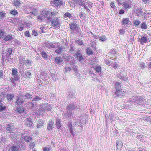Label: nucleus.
I'll return each instance as SVG.
<instances>
[{"label":"nucleus","instance_id":"1","mask_svg":"<svg viewBox=\"0 0 151 151\" xmlns=\"http://www.w3.org/2000/svg\"><path fill=\"white\" fill-rule=\"evenodd\" d=\"M115 88L116 91L115 92V95L117 96H121L124 95V93L122 94V91L121 89V83L119 82H116L115 83Z\"/></svg>","mask_w":151,"mask_h":151},{"label":"nucleus","instance_id":"2","mask_svg":"<svg viewBox=\"0 0 151 151\" xmlns=\"http://www.w3.org/2000/svg\"><path fill=\"white\" fill-rule=\"evenodd\" d=\"M51 23V26H55V27H58L60 25L59 20L57 18L51 19L50 20Z\"/></svg>","mask_w":151,"mask_h":151},{"label":"nucleus","instance_id":"3","mask_svg":"<svg viewBox=\"0 0 151 151\" xmlns=\"http://www.w3.org/2000/svg\"><path fill=\"white\" fill-rule=\"evenodd\" d=\"M121 24L124 26H127L130 24L131 22L129 20V18H124L121 21Z\"/></svg>","mask_w":151,"mask_h":151},{"label":"nucleus","instance_id":"4","mask_svg":"<svg viewBox=\"0 0 151 151\" xmlns=\"http://www.w3.org/2000/svg\"><path fill=\"white\" fill-rule=\"evenodd\" d=\"M132 3V2L131 0L126 1L124 3L123 6L124 9H128L131 6Z\"/></svg>","mask_w":151,"mask_h":151},{"label":"nucleus","instance_id":"5","mask_svg":"<svg viewBox=\"0 0 151 151\" xmlns=\"http://www.w3.org/2000/svg\"><path fill=\"white\" fill-rule=\"evenodd\" d=\"M22 97H24L23 95H20L17 97L16 101V103L17 104L21 105L23 103L24 101Z\"/></svg>","mask_w":151,"mask_h":151},{"label":"nucleus","instance_id":"6","mask_svg":"<svg viewBox=\"0 0 151 151\" xmlns=\"http://www.w3.org/2000/svg\"><path fill=\"white\" fill-rule=\"evenodd\" d=\"M24 125L28 127L31 128L33 124V122L30 118H27L25 120Z\"/></svg>","mask_w":151,"mask_h":151},{"label":"nucleus","instance_id":"7","mask_svg":"<svg viewBox=\"0 0 151 151\" xmlns=\"http://www.w3.org/2000/svg\"><path fill=\"white\" fill-rule=\"evenodd\" d=\"M54 122L53 119H50L48 122L47 129L48 131L52 130L54 127Z\"/></svg>","mask_w":151,"mask_h":151},{"label":"nucleus","instance_id":"8","mask_svg":"<svg viewBox=\"0 0 151 151\" xmlns=\"http://www.w3.org/2000/svg\"><path fill=\"white\" fill-rule=\"evenodd\" d=\"M45 16L43 12H42L39 15L38 17L37 18L38 20L41 22L44 21L45 19Z\"/></svg>","mask_w":151,"mask_h":151},{"label":"nucleus","instance_id":"9","mask_svg":"<svg viewBox=\"0 0 151 151\" xmlns=\"http://www.w3.org/2000/svg\"><path fill=\"white\" fill-rule=\"evenodd\" d=\"M14 128V124L13 123H10L9 124H7L6 125V129L7 131L9 132L10 133L13 130Z\"/></svg>","mask_w":151,"mask_h":151},{"label":"nucleus","instance_id":"10","mask_svg":"<svg viewBox=\"0 0 151 151\" xmlns=\"http://www.w3.org/2000/svg\"><path fill=\"white\" fill-rule=\"evenodd\" d=\"M20 147L13 145L9 147L8 151H19Z\"/></svg>","mask_w":151,"mask_h":151},{"label":"nucleus","instance_id":"11","mask_svg":"<svg viewBox=\"0 0 151 151\" xmlns=\"http://www.w3.org/2000/svg\"><path fill=\"white\" fill-rule=\"evenodd\" d=\"M53 3L57 7L61 6L63 4V2L61 0H53Z\"/></svg>","mask_w":151,"mask_h":151},{"label":"nucleus","instance_id":"12","mask_svg":"<svg viewBox=\"0 0 151 151\" xmlns=\"http://www.w3.org/2000/svg\"><path fill=\"white\" fill-rule=\"evenodd\" d=\"M44 124V121L42 119H40L38 120L37 123V127L38 128H40L43 126Z\"/></svg>","mask_w":151,"mask_h":151},{"label":"nucleus","instance_id":"13","mask_svg":"<svg viewBox=\"0 0 151 151\" xmlns=\"http://www.w3.org/2000/svg\"><path fill=\"white\" fill-rule=\"evenodd\" d=\"M12 52V50L11 48H9L8 49L5 55L6 57L7 60H8L10 59V55L11 54Z\"/></svg>","mask_w":151,"mask_h":151},{"label":"nucleus","instance_id":"14","mask_svg":"<svg viewBox=\"0 0 151 151\" xmlns=\"http://www.w3.org/2000/svg\"><path fill=\"white\" fill-rule=\"evenodd\" d=\"M13 39V37L11 34H9L4 36L3 40L5 41L11 40Z\"/></svg>","mask_w":151,"mask_h":151},{"label":"nucleus","instance_id":"15","mask_svg":"<svg viewBox=\"0 0 151 151\" xmlns=\"http://www.w3.org/2000/svg\"><path fill=\"white\" fill-rule=\"evenodd\" d=\"M140 42L141 44L143 45L144 43H146L147 42V37H142L140 39Z\"/></svg>","mask_w":151,"mask_h":151},{"label":"nucleus","instance_id":"16","mask_svg":"<svg viewBox=\"0 0 151 151\" xmlns=\"http://www.w3.org/2000/svg\"><path fill=\"white\" fill-rule=\"evenodd\" d=\"M55 125L57 128L58 129L61 127L62 125L61 119H60L58 118L56 119Z\"/></svg>","mask_w":151,"mask_h":151},{"label":"nucleus","instance_id":"17","mask_svg":"<svg viewBox=\"0 0 151 151\" xmlns=\"http://www.w3.org/2000/svg\"><path fill=\"white\" fill-rule=\"evenodd\" d=\"M43 12L45 16V18L48 19H51V18L52 17V16L49 11Z\"/></svg>","mask_w":151,"mask_h":151},{"label":"nucleus","instance_id":"18","mask_svg":"<svg viewBox=\"0 0 151 151\" xmlns=\"http://www.w3.org/2000/svg\"><path fill=\"white\" fill-rule=\"evenodd\" d=\"M76 106L74 103H72L69 104L67 107V109L68 110H73L75 109Z\"/></svg>","mask_w":151,"mask_h":151},{"label":"nucleus","instance_id":"19","mask_svg":"<svg viewBox=\"0 0 151 151\" xmlns=\"http://www.w3.org/2000/svg\"><path fill=\"white\" fill-rule=\"evenodd\" d=\"M76 58L77 60L79 61H81L82 60H83V56L81 54L77 52L76 53Z\"/></svg>","mask_w":151,"mask_h":151},{"label":"nucleus","instance_id":"20","mask_svg":"<svg viewBox=\"0 0 151 151\" xmlns=\"http://www.w3.org/2000/svg\"><path fill=\"white\" fill-rule=\"evenodd\" d=\"M94 52L89 47H88L86 49V53L88 55H92L93 54Z\"/></svg>","mask_w":151,"mask_h":151},{"label":"nucleus","instance_id":"21","mask_svg":"<svg viewBox=\"0 0 151 151\" xmlns=\"http://www.w3.org/2000/svg\"><path fill=\"white\" fill-rule=\"evenodd\" d=\"M62 61V58L60 57H56L55 58V61L57 64L61 63Z\"/></svg>","mask_w":151,"mask_h":151},{"label":"nucleus","instance_id":"22","mask_svg":"<svg viewBox=\"0 0 151 151\" xmlns=\"http://www.w3.org/2000/svg\"><path fill=\"white\" fill-rule=\"evenodd\" d=\"M70 29L74 30L76 29L77 27V24L75 23H72L69 24Z\"/></svg>","mask_w":151,"mask_h":151},{"label":"nucleus","instance_id":"23","mask_svg":"<svg viewBox=\"0 0 151 151\" xmlns=\"http://www.w3.org/2000/svg\"><path fill=\"white\" fill-rule=\"evenodd\" d=\"M13 4L17 8L19 6L20 4V1L19 0H15L13 2Z\"/></svg>","mask_w":151,"mask_h":151},{"label":"nucleus","instance_id":"24","mask_svg":"<svg viewBox=\"0 0 151 151\" xmlns=\"http://www.w3.org/2000/svg\"><path fill=\"white\" fill-rule=\"evenodd\" d=\"M32 138L29 136H24V137L23 139L25 141L28 142H30L32 139Z\"/></svg>","mask_w":151,"mask_h":151},{"label":"nucleus","instance_id":"25","mask_svg":"<svg viewBox=\"0 0 151 151\" xmlns=\"http://www.w3.org/2000/svg\"><path fill=\"white\" fill-rule=\"evenodd\" d=\"M6 14L4 11H0V19L4 18L5 17Z\"/></svg>","mask_w":151,"mask_h":151},{"label":"nucleus","instance_id":"26","mask_svg":"<svg viewBox=\"0 0 151 151\" xmlns=\"http://www.w3.org/2000/svg\"><path fill=\"white\" fill-rule=\"evenodd\" d=\"M18 112L19 113L23 112L24 111L25 109L22 107H19L17 108Z\"/></svg>","mask_w":151,"mask_h":151},{"label":"nucleus","instance_id":"27","mask_svg":"<svg viewBox=\"0 0 151 151\" xmlns=\"http://www.w3.org/2000/svg\"><path fill=\"white\" fill-rule=\"evenodd\" d=\"M18 13V11L15 9L12 10L10 12V14L14 16H16Z\"/></svg>","mask_w":151,"mask_h":151},{"label":"nucleus","instance_id":"28","mask_svg":"<svg viewBox=\"0 0 151 151\" xmlns=\"http://www.w3.org/2000/svg\"><path fill=\"white\" fill-rule=\"evenodd\" d=\"M143 101V98L141 96L138 97L136 100L137 103L139 104H140V103L142 102Z\"/></svg>","mask_w":151,"mask_h":151},{"label":"nucleus","instance_id":"29","mask_svg":"<svg viewBox=\"0 0 151 151\" xmlns=\"http://www.w3.org/2000/svg\"><path fill=\"white\" fill-rule=\"evenodd\" d=\"M12 80L14 81H17L19 80V77L18 74L13 75L12 76Z\"/></svg>","mask_w":151,"mask_h":151},{"label":"nucleus","instance_id":"30","mask_svg":"<svg viewBox=\"0 0 151 151\" xmlns=\"http://www.w3.org/2000/svg\"><path fill=\"white\" fill-rule=\"evenodd\" d=\"M91 47L96 51L97 52L98 50L97 49L96 46V42L93 41L92 42L91 44Z\"/></svg>","mask_w":151,"mask_h":151},{"label":"nucleus","instance_id":"31","mask_svg":"<svg viewBox=\"0 0 151 151\" xmlns=\"http://www.w3.org/2000/svg\"><path fill=\"white\" fill-rule=\"evenodd\" d=\"M62 47H59L56 50L55 52L58 54H60L62 52Z\"/></svg>","mask_w":151,"mask_h":151},{"label":"nucleus","instance_id":"32","mask_svg":"<svg viewBox=\"0 0 151 151\" xmlns=\"http://www.w3.org/2000/svg\"><path fill=\"white\" fill-rule=\"evenodd\" d=\"M18 74V72L16 68H12V76Z\"/></svg>","mask_w":151,"mask_h":151},{"label":"nucleus","instance_id":"33","mask_svg":"<svg viewBox=\"0 0 151 151\" xmlns=\"http://www.w3.org/2000/svg\"><path fill=\"white\" fill-rule=\"evenodd\" d=\"M133 24L136 27L139 25L140 23V21L138 20H134L133 22Z\"/></svg>","mask_w":151,"mask_h":151},{"label":"nucleus","instance_id":"34","mask_svg":"<svg viewBox=\"0 0 151 151\" xmlns=\"http://www.w3.org/2000/svg\"><path fill=\"white\" fill-rule=\"evenodd\" d=\"M31 63V61L28 60H26L24 62L25 65L27 66H30Z\"/></svg>","mask_w":151,"mask_h":151},{"label":"nucleus","instance_id":"35","mask_svg":"<svg viewBox=\"0 0 151 151\" xmlns=\"http://www.w3.org/2000/svg\"><path fill=\"white\" fill-rule=\"evenodd\" d=\"M140 27L141 29H146L147 28V26L145 22H144L141 24Z\"/></svg>","mask_w":151,"mask_h":151},{"label":"nucleus","instance_id":"36","mask_svg":"<svg viewBox=\"0 0 151 151\" xmlns=\"http://www.w3.org/2000/svg\"><path fill=\"white\" fill-rule=\"evenodd\" d=\"M41 54L44 58L47 59L48 58V55L45 51L42 52Z\"/></svg>","mask_w":151,"mask_h":151},{"label":"nucleus","instance_id":"37","mask_svg":"<svg viewBox=\"0 0 151 151\" xmlns=\"http://www.w3.org/2000/svg\"><path fill=\"white\" fill-rule=\"evenodd\" d=\"M6 96L7 100L9 101L11 100L14 97V95L13 94H7Z\"/></svg>","mask_w":151,"mask_h":151},{"label":"nucleus","instance_id":"38","mask_svg":"<svg viewBox=\"0 0 151 151\" xmlns=\"http://www.w3.org/2000/svg\"><path fill=\"white\" fill-rule=\"evenodd\" d=\"M23 96L26 98H27V99H30L32 98V95L30 94L29 93H27L25 95Z\"/></svg>","mask_w":151,"mask_h":151},{"label":"nucleus","instance_id":"39","mask_svg":"<svg viewBox=\"0 0 151 151\" xmlns=\"http://www.w3.org/2000/svg\"><path fill=\"white\" fill-rule=\"evenodd\" d=\"M5 32L3 29H0V38H2L4 37Z\"/></svg>","mask_w":151,"mask_h":151},{"label":"nucleus","instance_id":"40","mask_svg":"<svg viewBox=\"0 0 151 151\" xmlns=\"http://www.w3.org/2000/svg\"><path fill=\"white\" fill-rule=\"evenodd\" d=\"M49 12L52 17V16L56 15V14L58 13V12L55 10H51Z\"/></svg>","mask_w":151,"mask_h":151},{"label":"nucleus","instance_id":"41","mask_svg":"<svg viewBox=\"0 0 151 151\" xmlns=\"http://www.w3.org/2000/svg\"><path fill=\"white\" fill-rule=\"evenodd\" d=\"M94 69L97 72H99L101 71V67L100 66H96Z\"/></svg>","mask_w":151,"mask_h":151},{"label":"nucleus","instance_id":"42","mask_svg":"<svg viewBox=\"0 0 151 151\" xmlns=\"http://www.w3.org/2000/svg\"><path fill=\"white\" fill-rule=\"evenodd\" d=\"M71 17V14L69 12L66 13L63 15V17L64 18L68 17L69 18H70Z\"/></svg>","mask_w":151,"mask_h":151},{"label":"nucleus","instance_id":"43","mask_svg":"<svg viewBox=\"0 0 151 151\" xmlns=\"http://www.w3.org/2000/svg\"><path fill=\"white\" fill-rule=\"evenodd\" d=\"M6 109V107L4 105H2L1 104L0 106V111H2Z\"/></svg>","mask_w":151,"mask_h":151},{"label":"nucleus","instance_id":"44","mask_svg":"<svg viewBox=\"0 0 151 151\" xmlns=\"http://www.w3.org/2000/svg\"><path fill=\"white\" fill-rule=\"evenodd\" d=\"M142 2L145 4H148L151 3V0H142Z\"/></svg>","mask_w":151,"mask_h":151},{"label":"nucleus","instance_id":"45","mask_svg":"<svg viewBox=\"0 0 151 151\" xmlns=\"http://www.w3.org/2000/svg\"><path fill=\"white\" fill-rule=\"evenodd\" d=\"M99 39L100 40L104 41L106 40V38L105 35H102L100 37Z\"/></svg>","mask_w":151,"mask_h":151},{"label":"nucleus","instance_id":"46","mask_svg":"<svg viewBox=\"0 0 151 151\" xmlns=\"http://www.w3.org/2000/svg\"><path fill=\"white\" fill-rule=\"evenodd\" d=\"M116 147L117 148H121L123 145V144L121 143L119 144V142H116Z\"/></svg>","mask_w":151,"mask_h":151},{"label":"nucleus","instance_id":"47","mask_svg":"<svg viewBox=\"0 0 151 151\" xmlns=\"http://www.w3.org/2000/svg\"><path fill=\"white\" fill-rule=\"evenodd\" d=\"M35 143L33 142H31L29 145V147L30 149H33L35 147Z\"/></svg>","mask_w":151,"mask_h":151},{"label":"nucleus","instance_id":"48","mask_svg":"<svg viewBox=\"0 0 151 151\" xmlns=\"http://www.w3.org/2000/svg\"><path fill=\"white\" fill-rule=\"evenodd\" d=\"M116 50L113 49L111 50L110 53L111 55H114L116 54Z\"/></svg>","mask_w":151,"mask_h":151},{"label":"nucleus","instance_id":"49","mask_svg":"<svg viewBox=\"0 0 151 151\" xmlns=\"http://www.w3.org/2000/svg\"><path fill=\"white\" fill-rule=\"evenodd\" d=\"M25 74L26 77L28 78L30 77L31 74L30 72L27 71H25Z\"/></svg>","mask_w":151,"mask_h":151},{"label":"nucleus","instance_id":"50","mask_svg":"<svg viewBox=\"0 0 151 151\" xmlns=\"http://www.w3.org/2000/svg\"><path fill=\"white\" fill-rule=\"evenodd\" d=\"M63 57L64 59L68 60L69 58V55L68 54H64L63 55Z\"/></svg>","mask_w":151,"mask_h":151},{"label":"nucleus","instance_id":"51","mask_svg":"<svg viewBox=\"0 0 151 151\" xmlns=\"http://www.w3.org/2000/svg\"><path fill=\"white\" fill-rule=\"evenodd\" d=\"M24 35L26 37H31V35L28 31H25L24 32Z\"/></svg>","mask_w":151,"mask_h":151},{"label":"nucleus","instance_id":"52","mask_svg":"<svg viewBox=\"0 0 151 151\" xmlns=\"http://www.w3.org/2000/svg\"><path fill=\"white\" fill-rule=\"evenodd\" d=\"M105 63L107 65L110 66L111 65V64L113 63V62L111 61L110 60H108Z\"/></svg>","mask_w":151,"mask_h":151},{"label":"nucleus","instance_id":"53","mask_svg":"<svg viewBox=\"0 0 151 151\" xmlns=\"http://www.w3.org/2000/svg\"><path fill=\"white\" fill-rule=\"evenodd\" d=\"M76 42L79 45H81L83 44V41L82 40L80 41V39H78L76 41Z\"/></svg>","mask_w":151,"mask_h":151},{"label":"nucleus","instance_id":"54","mask_svg":"<svg viewBox=\"0 0 151 151\" xmlns=\"http://www.w3.org/2000/svg\"><path fill=\"white\" fill-rule=\"evenodd\" d=\"M43 151H50L51 148L50 147H44L43 148Z\"/></svg>","mask_w":151,"mask_h":151},{"label":"nucleus","instance_id":"55","mask_svg":"<svg viewBox=\"0 0 151 151\" xmlns=\"http://www.w3.org/2000/svg\"><path fill=\"white\" fill-rule=\"evenodd\" d=\"M82 6H83L84 7L85 9H86V11L88 12H89V11H90V10L84 4H80Z\"/></svg>","mask_w":151,"mask_h":151},{"label":"nucleus","instance_id":"56","mask_svg":"<svg viewBox=\"0 0 151 151\" xmlns=\"http://www.w3.org/2000/svg\"><path fill=\"white\" fill-rule=\"evenodd\" d=\"M119 32L120 34L121 35L124 34L125 33L124 29H120Z\"/></svg>","mask_w":151,"mask_h":151},{"label":"nucleus","instance_id":"57","mask_svg":"<svg viewBox=\"0 0 151 151\" xmlns=\"http://www.w3.org/2000/svg\"><path fill=\"white\" fill-rule=\"evenodd\" d=\"M145 64L143 62H141L140 64V66L142 68H143L145 67Z\"/></svg>","mask_w":151,"mask_h":151},{"label":"nucleus","instance_id":"58","mask_svg":"<svg viewBox=\"0 0 151 151\" xmlns=\"http://www.w3.org/2000/svg\"><path fill=\"white\" fill-rule=\"evenodd\" d=\"M32 34L33 35L35 36H37L38 35V33L35 30L32 31Z\"/></svg>","mask_w":151,"mask_h":151},{"label":"nucleus","instance_id":"59","mask_svg":"<svg viewBox=\"0 0 151 151\" xmlns=\"http://www.w3.org/2000/svg\"><path fill=\"white\" fill-rule=\"evenodd\" d=\"M74 47L73 46L71 47L69 50V52L71 53L74 52Z\"/></svg>","mask_w":151,"mask_h":151},{"label":"nucleus","instance_id":"60","mask_svg":"<svg viewBox=\"0 0 151 151\" xmlns=\"http://www.w3.org/2000/svg\"><path fill=\"white\" fill-rule=\"evenodd\" d=\"M117 64L116 63H114L112 65V67L116 69L117 68Z\"/></svg>","mask_w":151,"mask_h":151},{"label":"nucleus","instance_id":"61","mask_svg":"<svg viewBox=\"0 0 151 151\" xmlns=\"http://www.w3.org/2000/svg\"><path fill=\"white\" fill-rule=\"evenodd\" d=\"M70 131L71 134L73 136L75 135V134H74L73 132V128H70Z\"/></svg>","mask_w":151,"mask_h":151},{"label":"nucleus","instance_id":"62","mask_svg":"<svg viewBox=\"0 0 151 151\" xmlns=\"http://www.w3.org/2000/svg\"><path fill=\"white\" fill-rule=\"evenodd\" d=\"M125 12V11L123 9H121L119 10V14H123Z\"/></svg>","mask_w":151,"mask_h":151},{"label":"nucleus","instance_id":"63","mask_svg":"<svg viewBox=\"0 0 151 151\" xmlns=\"http://www.w3.org/2000/svg\"><path fill=\"white\" fill-rule=\"evenodd\" d=\"M41 99V98H40L38 96H36L34 98V99L35 101H37L40 100Z\"/></svg>","mask_w":151,"mask_h":151},{"label":"nucleus","instance_id":"64","mask_svg":"<svg viewBox=\"0 0 151 151\" xmlns=\"http://www.w3.org/2000/svg\"><path fill=\"white\" fill-rule=\"evenodd\" d=\"M110 6L111 7H112L113 8H114L115 6V4H114V2H111L110 3Z\"/></svg>","mask_w":151,"mask_h":151}]
</instances>
